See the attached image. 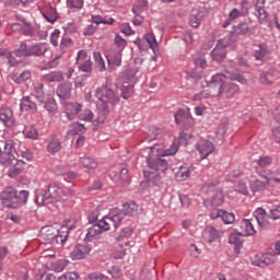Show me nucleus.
<instances>
[{"label":"nucleus","mask_w":280,"mask_h":280,"mask_svg":"<svg viewBox=\"0 0 280 280\" xmlns=\"http://www.w3.org/2000/svg\"><path fill=\"white\" fill-rule=\"evenodd\" d=\"M27 198H30V191L21 190L18 192L14 187H7L0 194L2 205L8 209H19V207L27 205Z\"/></svg>","instance_id":"obj_1"},{"label":"nucleus","mask_w":280,"mask_h":280,"mask_svg":"<svg viewBox=\"0 0 280 280\" xmlns=\"http://www.w3.org/2000/svg\"><path fill=\"white\" fill-rule=\"evenodd\" d=\"M39 237L44 244H52L54 246L59 244L62 246L67 242V237H69V229L63 226L60 231L51 225L44 226L39 232Z\"/></svg>","instance_id":"obj_2"},{"label":"nucleus","mask_w":280,"mask_h":280,"mask_svg":"<svg viewBox=\"0 0 280 280\" xmlns=\"http://www.w3.org/2000/svg\"><path fill=\"white\" fill-rule=\"evenodd\" d=\"M95 96L100 102H103V104H112V106H115V104H118L119 100H121V92H119V89L113 85L110 81H106L105 85L96 89Z\"/></svg>","instance_id":"obj_3"},{"label":"nucleus","mask_w":280,"mask_h":280,"mask_svg":"<svg viewBox=\"0 0 280 280\" xmlns=\"http://www.w3.org/2000/svg\"><path fill=\"white\" fill-rule=\"evenodd\" d=\"M203 191V205L210 207H220L224 202V192L222 188H218L215 185L206 184L202 187Z\"/></svg>","instance_id":"obj_4"},{"label":"nucleus","mask_w":280,"mask_h":280,"mask_svg":"<svg viewBox=\"0 0 280 280\" xmlns=\"http://www.w3.org/2000/svg\"><path fill=\"white\" fill-rule=\"evenodd\" d=\"M62 199V188L57 185L48 186V189L42 194H38L35 198L36 205H51L59 202Z\"/></svg>","instance_id":"obj_5"},{"label":"nucleus","mask_w":280,"mask_h":280,"mask_svg":"<svg viewBox=\"0 0 280 280\" xmlns=\"http://www.w3.org/2000/svg\"><path fill=\"white\" fill-rule=\"evenodd\" d=\"M237 93H240V85L235 83H224L220 86L217 97L222 104H231Z\"/></svg>","instance_id":"obj_6"},{"label":"nucleus","mask_w":280,"mask_h":280,"mask_svg":"<svg viewBox=\"0 0 280 280\" xmlns=\"http://www.w3.org/2000/svg\"><path fill=\"white\" fill-rule=\"evenodd\" d=\"M3 152L4 158L8 161V165H13L14 161H16V156H19V150L21 148V143L19 141H14L12 139L5 140L3 143Z\"/></svg>","instance_id":"obj_7"},{"label":"nucleus","mask_w":280,"mask_h":280,"mask_svg":"<svg viewBox=\"0 0 280 280\" xmlns=\"http://www.w3.org/2000/svg\"><path fill=\"white\" fill-rule=\"evenodd\" d=\"M229 45H233L226 37L219 39L217 46L211 51L210 56L215 62H224L226 60V48Z\"/></svg>","instance_id":"obj_8"},{"label":"nucleus","mask_w":280,"mask_h":280,"mask_svg":"<svg viewBox=\"0 0 280 280\" xmlns=\"http://www.w3.org/2000/svg\"><path fill=\"white\" fill-rule=\"evenodd\" d=\"M226 78H229L230 80H234L235 82H240V84H246L247 82L246 78H244V75L240 73V70H237V68H234V73L232 74L228 72V74L217 73L212 75L209 83L222 84V82H224Z\"/></svg>","instance_id":"obj_9"},{"label":"nucleus","mask_w":280,"mask_h":280,"mask_svg":"<svg viewBox=\"0 0 280 280\" xmlns=\"http://www.w3.org/2000/svg\"><path fill=\"white\" fill-rule=\"evenodd\" d=\"M124 220V217L121 214H115L113 217H104L100 221H97L96 224H98V229H101V233H104L106 231H110V228L119 229V225L121 224Z\"/></svg>","instance_id":"obj_10"},{"label":"nucleus","mask_w":280,"mask_h":280,"mask_svg":"<svg viewBox=\"0 0 280 280\" xmlns=\"http://www.w3.org/2000/svg\"><path fill=\"white\" fill-rule=\"evenodd\" d=\"M93 247L91 244L83 242L75 245V247L70 253V258L73 261H78L80 259H86L89 255H91V250Z\"/></svg>","instance_id":"obj_11"},{"label":"nucleus","mask_w":280,"mask_h":280,"mask_svg":"<svg viewBox=\"0 0 280 280\" xmlns=\"http://www.w3.org/2000/svg\"><path fill=\"white\" fill-rule=\"evenodd\" d=\"M175 121L177 125L183 126L185 130L194 127V117L189 113V109H179L175 115Z\"/></svg>","instance_id":"obj_12"},{"label":"nucleus","mask_w":280,"mask_h":280,"mask_svg":"<svg viewBox=\"0 0 280 280\" xmlns=\"http://www.w3.org/2000/svg\"><path fill=\"white\" fill-rule=\"evenodd\" d=\"M255 16L260 25H268V11H266V0H256L254 5Z\"/></svg>","instance_id":"obj_13"},{"label":"nucleus","mask_w":280,"mask_h":280,"mask_svg":"<svg viewBox=\"0 0 280 280\" xmlns=\"http://www.w3.org/2000/svg\"><path fill=\"white\" fill-rule=\"evenodd\" d=\"M249 185L253 191H264L270 185V179L266 175L258 173V177L252 176L249 178Z\"/></svg>","instance_id":"obj_14"},{"label":"nucleus","mask_w":280,"mask_h":280,"mask_svg":"<svg viewBox=\"0 0 280 280\" xmlns=\"http://www.w3.org/2000/svg\"><path fill=\"white\" fill-rule=\"evenodd\" d=\"M250 32V27L248 26V23L242 22L238 25L233 27V31L231 34L225 36L230 43H235L237 40V36H246Z\"/></svg>","instance_id":"obj_15"},{"label":"nucleus","mask_w":280,"mask_h":280,"mask_svg":"<svg viewBox=\"0 0 280 280\" xmlns=\"http://www.w3.org/2000/svg\"><path fill=\"white\" fill-rule=\"evenodd\" d=\"M255 220L258 224V226L262 230L266 231L267 229H270V218L268 217V213L264 208H258L255 212Z\"/></svg>","instance_id":"obj_16"},{"label":"nucleus","mask_w":280,"mask_h":280,"mask_svg":"<svg viewBox=\"0 0 280 280\" xmlns=\"http://www.w3.org/2000/svg\"><path fill=\"white\" fill-rule=\"evenodd\" d=\"M208 13L205 10L192 9L189 16L190 27H200V23L207 19Z\"/></svg>","instance_id":"obj_17"},{"label":"nucleus","mask_w":280,"mask_h":280,"mask_svg":"<svg viewBox=\"0 0 280 280\" xmlns=\"http://www.w3.org/2000/svg\"><path fill=\"white\" fill-rule=\"evenodd\" d=\"M147 164L150 170L162 173L165 172L168 167L167 160L161 158H147Z\"/></svg>","instance_id":"obj_18"},{"label":"nucleus","mask_w":280,"mask_h":280,"mask_svg":"<svg viewBox=\"0 0 280 280\" xmlns=\"http://www.w3.org/2000/svg\"><path fill=\"white\" fill-rule=\"evenodd\" d=\"M0 121L7 127L12 128L16 119L14 118V112L10 107L0 109Z\"/></svg>","instance_id":"obj_19"},{"label":"nucleus","mask_w":280,"mask_h":280,"mask_svg":"<svg viewBox=\"0 0 280 280\" xmlns=\"http://www.w3.org/2000/svg\"><path fill=\"white\" fill-rule=\"evenodd\" d=\"M197 150L201 159H207V156H209V154H211L215 150V147L209 140H200L197 143Z\"/></svg>","instance_id":"obj_20"},{"label":"nucleus","mask_w":280,"mask_h":280,"mask_svg":"<svg viewBox=\"0 0 280 280\" xmlns=\"http://www.w3.org/2000/svg\"><path fill=\"white\" fill-rule=\"evenodd\" d=\"M280 257V241H278L275 245V249L264 254V264L265 266H270L277 261Z\"/></svg>","instance_id":"obj_21"},{"label":"nucleus","mask_w":280,"mask_h":280,"mask_svg":"<svg viewBox=\"0 0 280 280\" xmlns=\"http://www.w3.org/2000/svg\"><path fill=\"white\" fill-rule=\"evenodd\" d=\"M48 48L45 43H37L28 46V58L35 56L36 58H40V56H45L47 54Z\"/></svg>","instance_id":"obj_22"},{"label":"nucleus","mask_w":280,"mask_h":280,"mask_svg":"<svg viewBox=\"0 0 280 280\" xmlns=\"http://www.w3.org/2000/svg\"><path fill=\"white\" fill-rule=\"evenodd\" d=\"M72 90L73 84H71V82H65L57 88L56 93L59 100H69V97H71Z\"/></svg>","instance_id":"obj_23"},{"label":"nucleus","mask_w":280,"mask_h":280,"mask_svg":"<svg viewBox=\"0 0 280 280\" xmlns=\"http://www.w3.org/2000/svg\"><path fill=\"white\" fill-rule=\"evenodd\" d=\"M229 243L235 246V253H240L242 246H244V235L238 232H232L229 236Z\"/></svg>","instance_id":"obj_24"},{"label":"nucleus","mask_w":280,"mask_h":280,"mask_svg":"<svg viewBox=\"0 0 280 280\" xmlns=\"http://www.w3.org/2000/svg\"><path fill=\"white\" fill-rule=\"evenodd\" d=\"M20 108L26 113H36V110H38V106L32 101L30 96H24L21 100Z\"/></svg>","instance_id":"obj_25"},{"label":"nucleus","mask_w":280,"mask_h":280,"mask_svg":"<svg viewBox=\"0 0 280 280\" xmlns=\"http://www.w3.org/2000/svg\"><path fill=\"white\" fill-rule=\"evenodd\" d=\"M270 54L268 50V44H258L254 50V58L256 60H266V57Z\"/></svg>","instance_id":"obj_26"},{"label":"nucleus","mask_w":280,"mask_h":280,"mask_svg":"<svg viewBox=\"0 0 280 280\" xmlns=\"http://www.w3.org/2000/svg\"><path fill=\"white\" fill-rule=\"evenodd\" d=\"M82 110V104L80 103H68L66 104V115L68 119H75V115Z\"/></svg>","instance_id":"obj_27"},{"label":"nucleus","mask_w":280,"mask_h":280,"mask_svg":"<svg viewBox=\"0 0 280 280\" xmlns=\"http://www.w3.org/2000/svg\"><path fill=\"white\" fill-rule=\"evenodd\" d=\"M47 150L49 154H56L57 152H60V150H62V143L60 142V139H58V137H52L47 144Z\"/></svg>","instance_id":"obj_28"},{"label":"nucleus","mask_w":280,"mask_h":280,"mask_svg":"<svg viewBox=\"0 0 280 280\" xmlns=\"http://www.w3.org/2000/svg\"><path fill=\"white\" fill-rule=\"evenodd\" d=\"M34 96L37 101H39L40 104H45L47 102V94H45V85L44 84H37L34 86L33 90Z\"/></svg>","instance_id":"obj_29"},{"label":"nucleus","mask_w":280,"mask_h":280,"mask_svg":"<svg viewBox=\"0 0 280 280\" xmlns=\"http://www.w3.org/2000/svg\"><path fill=\"white\" fill-rule=\"evenodd\" d=\"M148 2L145 0L142 1V5H135L132 8V12L136 15V18L132 20L133 25H141L143 23V16H139L141 14V11L145 8V4Z\"/></svg>","instance_id":"obj_30"},{"label":"nucleus","mask_w":280,"mask_h":280,"mask_svg":"<svg viewBox=\"0 0 280 280\" xmlns=\"http://www.w3.org/2000/svg\"><path fill=\"white\" fill-rule=\"evenodd\" d=\"M243 235H255V225L250 219H244L241 223Z\"/></svg>","instance_id":"obj_31"},{"label":"nucleus","mask_w":280,"mask_h":280,"mask_svg":"<svg viewBox=\"0 0 280 280\" xmlns=\"http://www.w3.org/2000/svg\"><path fill=\"white\" fill-rule=\"evenodd\" d=\"M97 235H102V230L97 223L93 224L88 229V233L85 234V242H93Z\"/></svg>","instance_id":"obj_32"},{"label":"nucleus","mask_w":280,"mask_h":280,"mask_svg":"<svg viewBox=\"0 0 280 280\" xmlns=\"http://www.w3.org/2000/svg\"><path fill=\"white\" fill-rule=\"evenodd\" d=\"M13 167L9 173V176H11V178H14V176H16V174H21V172H23V167H25V162L23 160H19V158L15 156V160H13Z\"/></svg>","instance_id":"obj_33"},{"label":"nucleus","mask_w":280,"mask_h":280,"mask_svg":"<svg viewBox=\"0 0 280 280\" xmlns=\"http://www.w3.org/2000/svg\"><path fill=\"white\" fill-rule=\"evenodd\" d=\"M108 65H114L115 67H121V50L112 51L109 56L106 57Z\"/></svg>","instance_id":"obj_34"},{"label":"nucleus","mask_w":280,"mask_h":280,"mask_svg":"<svg viewBox=\"0 0 280 280\" xmlns=\"http://www.w3.org/2000/svg\"><path fill=\"white\" fill-rule=\"evenodd\" d=\"M191 175V170L188 168V166H179L178 171L175 173V178L179 183L183 180H187L189 176Z\"/></svg>","instance_id":"obj_35"},{"label":"nucleus","mask_w":280,"mask_h":280,"mask_svg":"<svg viewBox=\"0 0 280 280\" xmlns=\"http://www.w3.org/2000/svg\"><path fill=\"white\" fill-rule=\"evenodd\" d=\"M15 58H30V46L27 44H20L19 48L13 51Z\"/></svg>","instance_id":"obj_36"},{"label":"nucleus","mask_w":280,"mask_h":280,"mask_svg":"<svg viewBox=\"0 0 280 280\" xmlns=\"http://www.w3.org/2000/svg\"><path fill=\"white\" fill-rule=\"evenodd\" d=\"M119 93L124 100H128L135 93V85L124 82Z\"/></svg>","instance_id":"obj_37"},{"label":"nucleus","mask_w":280,"mask_h":280,"mask_svg":"<svg viewBox=\"0 0 280 280\" xmlns=\"http://www.w3.org/2000/svg\"><path fill=\"white\" fill-rule=\"evenodd\" d=\"M30 78H32V72H30V70H25L22 73L15 72L11 74V79L18 84H22V82H25V80H30Z\"/></svg>","instance_id":"obj_38"},{"label":"nucleus","mask_w":280,"mask_h":280,"mask_svg":"<svg viewBox=\"0 0 280 280\" xmlns=\"http://www.w3.org/2000/svg\"><path fill=\"white\" fill-rule=\"evenodd\" d=\"M63 74L60 71L49 72L48 74L43 75L44 82H61L63 80Z\"/></svg>","instance_id":"obj_39"},{"label":"nucleus","mask_w":280,"mask_h":280,"mask_svg":"<svg viewBox=\"0 0 280 280\" xmlns=\"http://www.w3.org/2000/svg\"><path fill=\"white\" fill-rule=\"evenodd\" d=\"M258 167H256V172L259 173V170H264L269 165H272V156L270 155H262L256 161Z\"/></svg>","instance_id":"obj_40"},{"label":"nucleus","mask_w":280,"mask_h":280,"mask_svg":"<svg viewBox=\"0 0 280 280\" xmlns=\"http://www.w3.org/2000/svg\"><path fill=\"white\" fill-rule=\"evenodd\" d=\"M139 207L137 206V203L135 201H131L129 203H125L122 206V210L121 213L124 215H135V213H137Z\"/></svg>","instance_id":"obj_41"},{"label":"nucleus","mask_w":280,"mask_h":280,"mask_svg":"<svg viewBox=\"0 0 280 280\" xmlns=\"http://www.w3.org/2000/svg\"><path fill=\"white\" fill-rule=\"evenodd\" d=\"M43 16L48 23H56L58 21V11L54 7H50L43 13Z\"/></svg>","instance_id":"obj_42"},{"label":"nucleus","mask_w":280,"mask_h":280,"mask_svg":"<svg viewBox=\"0 0 280 280\" xmlns=\"http://www.w3.org/2000/svg\"><path fill=\"white\" fill-rule=\"evenodd\" d=\"M80 163H81V165H83V167H85V170H96L97 168V162L89 156L81 158Z\"/></svg>","instance_id":"obj_43"},{"label":"nucleus","mask_w":280,"mask_h":280,"mask_svg":"<svg viewBox=\"0 0 280 280\" xmlns=\"http://www.w3.org/2000/svg\"><path fill=\"white\" fill-rule=\"evenodd\" d=\"M206 235H208L209 244H212V242H215V240H218V237H220V231H218L213 226H208L206 229Z\"/></svg>","instance_id":"obj_44"},{"label":"nucleus","mask_w":280,"mask_h":280,"mask_svg":"<svg viewBox=\"0 0 280 280\" xmlns=\"http://www.w3.org/2000/svg\"><path fill=\"white\" fill-rule=\"evenodd\" d=\"M44 103V107L50 115H56V113H58V105L56 104V101L54 98H49Z\"/></svg>","instance_id":"obj_45"},{"label":"nucleus","mask_w":280,"mask_h":280,"mask_svg":"<svg viewBox=\"0 0 280 280\" xmlns=\"http://www.w3.org/2000/svg\"><path fill=\"white\" fill-rule=\"evenodd\" d=\"M67 266H69V260L60 259L52 264V270H55V272H62Z\"/></svg>","instance_id":"obj_46"},{"label":"nucleus","mask_w":280,"mask_h":280,"mask_svg":"<svg viewBox=\"0 0 280 280\" xmlns=\"http://www.w3.org/2000/svg\"><path fill=\"white\" fill-rule=\"evenodd\" d=\"M116 179L120 180V183H129L130 177L128 176V168L122 167L118 170V175H116Z\"/></svg>","instance_id":"obj_47"},{"label":"nucleus","mask_w":280,"mask_h":280,"mask_svg":"<svg viewBox=\"0 0 280 280\" xmlns=\"http://www.w3.org/2000/svg\"><path fill=\"white\" fill-rule=\"evenodd\" d=\"M67 5L70 10H82L84 8V0H67Z\"/></svg>","instance_id":"obj_48"},{"label":"nucleus","mask_w":280,"mask_h":280,"mask_svg":"<svg viewBox=\"0 0 280 280\" xmlns=\"http://www.w3.org/2000/svg\"><path fill=\"white\" fill-rule=\"evenodd\" d=\"M93 56L100 71H106V63L104 62V58H102V54L94 52Z\"/></svg>","instance_id":"obj_49"},{"label":"nucleus","mask_w":280,"mask_h":280,"mask_svg":"<svg viewBox=\"0 0 280 280\" xmlns=\"http://www.w3.org/2000/svg\"><path fill=\"white\" fill-rule=\"evenodd\" d=\"M221 220L225 224H233L235 222V214L226 212V211L223 210V212L221 214Z\"/></svg>","instance_id":"obj_50"},{"label":"nucleus","mask_w":280,"mask_h":280,"mask_svg":"<svg viewBox=\"0 0 280 280\" xmlns=\"http://www.w3.org/2000/svg\"><path fill=\"white\" fill-rule=\"evenodd\" d=\"M252 264L253 266H259L260 268H264V254L258 253L252 257Z\"/></svg>","instance_id":"obj_51"},{"label":"nucleus","mask_w":280,"mask_h":280,"mask_svg":"<svg viewBox=\"0 0 280 280\" xmlns=\"http://www.w3.org/2000/svg\"><path fill=\"white\" fill-rule=\"evenodd\" d=\"M79 70L83 71V73H91L93 70V62L91 59H86L83 63L79 66Z\"/></svg>","instance_id":"obj_52"},{"label":"nucleus","mask_w":280,"mask_h":280,"mask_svg":"<svg viewBox=\"0 0 280 280\" xmlns=\"http://www.w3.org/2000/svg\"><path fill=\"white\" fill-rule=\"evenodd\" d=\"M190 78L194 82H198V80L205 78V72L200 68H195L190 73Z\"/></svg>","instance_id":"obj_53"},{"label":"nucleus","mask_w":280,"mask_h":280,"mask_svg":"<svg viewBox=\"0 0 280 280\" xmlns=\"http://www.w3.org/2000/svg\"><path fill=\"white\" fill-rule=\"evenodd\" d=\"M24 137H26V139H38V130L34 127L26 128Z\"/></svg>","instance_id":"obj_54"},{"label":"nucleus","mask_w":280,"mask_h":280,"mask_svg":"<svg viewBox=\"0 0 280 280\" xmlns=\"http://www.w3.org/2000/svg\"><path fill=\"white\" fill-rule=\"evenodd\" d=\"M114 43L116 47H118V51H124V48L126 47V45H128L126 39H124L120 35L115 36Z\"/></svg>","instance_id":"obj_55"},{"label":"nucleus","mask_w":280,"mask_h":280,"mask_svg":"<svg viewBox=\"0 0 280 280\" xmlns=\"http://www.w3.org/2000/svg\"><path fill=\"white\" fill-rule=\"evenodd\" d=\"M58 280H80V275L75 271H70L60 276Z\"/></svg>","instance_id":"obj_56"},{"label":"nucleus","mask_w":280,"mask_h":280,"mask_svg":"<svg viewBox=\"0 0 280 280\" xmlns=\"http://www.w3.org/2000/svg\"><path fill=\"white\" fill-rule=\"evenodd\" d=\"M268 218L269 220H280V206H276L270 209Z\"/></svg>","instance_id":"obj_57"},{"label":"nucleus","mask_w":280,"mask_h":280,"mask_svg":"<svg viewBox=\"0 0 280 280\" xmlns=\"http://www.w3.org/2000/svg\"><path fill=\"white\" fill-rule=\"evenodd\" d=\"M178 152V141H174L170 149L164 151V156H174Z\"/></svg>","instance_id":"obj_58"},{"label":"nucleus","mask_w":280,"mask_h":280,"mask_svg":"<svg viewBox=\"0 0 280 280\" xmlns=\"http://www.w3.org/2000/svg\"><path fill=\"white\" fill-rule=\"evenodd\" d=\"M113 255L114 259H122L126 256V249L124 248V245H118Z\"/></svg>","instance_id":"obj_59"},{"label":"nucleus","mask_w":280,"mask_h":280,"mask_svg":"<svg viewBox=\"0 0 280 280\" xmlns=\"http://www.w3.org/2000/svg\"><path fill=\"white\" fill-rule=\"evenodd\" d=\"M79 117L82 121H93L94 115L91 109H85Z\"/></svg>","instance_id":"obj_60"},{"label":"nucleus","mask_w":280,"mask_h":280,"mask_svg":"<svg viewBox=\"0 0 280 280\" xmlns=\"http://www.w3.org/2000/svg\"><path fill=\"white\" fill-rule=\"evenodd\" d=\"M250 5L248 4V1L243 0L241 2V7L238 12L241 13V16H246L248 14V10H249Z\"/></svg>","instance_id":"obj_61"},{"label":"nucleus","mask_w":280,"mask_h":280,"mask_svg":"<svg viewBox=\"0 0 280 280\" xmlns=\"http://www.w3.org/2000/svg\"><path fill=\"white\" fill-rule=\"evenodd\" d=\"M132 235V229L131 228H125L121 230L120 235L117 237V242H121L125 237H130Z\"/></svg>","instance_id":"obj_62"},{"label":"nucleus","mask_w":280,"mask_h":280,"mask_svg":"<svg viewBox=\"0 0 280 280\" xmlns=\"http://www.w3.org/2000/svg\"><path fill=\"white\" fill-rule=\"evenodd\" d=\"M60 38V31L55 30L50 35V43L54 47H58V39Z\"/></svg>","instance_id":"obj_63"},{"label":"nucleus","mask_w":280,"mask_h":280,"mask_svg":"<svg viewBox=\"0 0 280 280\" xmlns=\"http://www.w3.org/2000/svg\"><path fill=\"white\" fill-rule=\"evenodd\" d=\"M108 272L113 279H119V277H121V268L119 267H112Z\"/></svg>","instance_id":"obj_64"}]
</instances>
